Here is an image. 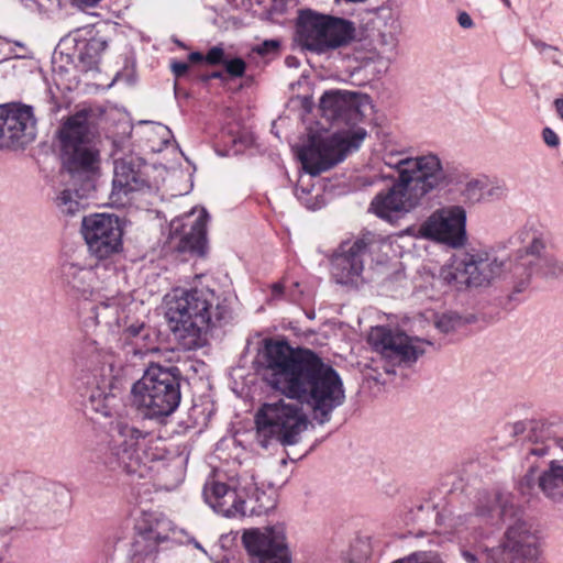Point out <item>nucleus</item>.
Here are the masks:
<instances>
[{"label": "nucleus", "instance_id": "30", "mask_svg": "<svg viewBox=\"0 0 563 563\" xmlns=\"http://www.w3.org/2000/svg\"><path fill=\"white\" fill-rule=\"evenodd\" d=\"M470 322L471 319H462L455 313H444L439 317L437 328L443 333H451L460 328L463 323Z\"/></svg>", "mask_w": 563, "mask_h": 563}, {"label": "nucleus", "instance_id": "49", "mask_svg": "<svg viewBox=\"0 0 563 563\" xmlns=\"http://www.w3.org/2000/svg\"><path fill=\"white\" fill-rule=\"evenodd\" d=\"M139 331H140V328H136V327H130V328H129V332H130L132 335H137V334H139Z\"/></svg>", "mask_w": 563, "mask_h": 563}, {"label": "nucleus", "instance_id": "23", "mask_svg": "<svg viewBox=\"0 0 563 563\" xmlns=\"http://www.w3.org/2000/svg\"><path fill=\"white\" fill-rule=\"evenodd\" d=\"M371 239L363 236L353 242H344L332 258L331 273L336 283L353 284L364 269V258L371 250Z\"/></svg>", "mask_w": 563, "mask_h": 563}, {"label": "nucleus", "instance_id": "8", "mask_svg": "<svg viewBox=\"0 0 563 563\" xmlns=\"http://www.w3.org/2000/svg\"><path fill=\"white\" fill-rule=\"evenodd\" d=\"M152 435L125 418L111 422L109 440L100 454L101 463L110 471L134 474L147 462L159 459L152 452Z\"/></svg>", "mask_w": 563, "mask_h": 563}, {"label": "nucleus", "instance_id": "10", "mask_svg": "<svg viewBox=\"0 0 563 563\" xmlns=\"http://www.w3.org/2000/svg\"><path fill=\"white\" fill-rule=\"evenodd\" d=\"M298 36L305 49L329 55L350 45L356 36V27L347 19L305 10L299 15Z\"/></svg>", "mask_w": 563, "mask_h": 563}, {"label": "nucleus", "instance_id": "37", "mask_svg": "<svg viewBox=\"0 0 563 563\" xmlns=\"http://www.w3.org/2000/svg\"><path fill=\"white\" fill-rule=\"evenodd\" d=\"M562 56V52L556 46H551V51H548L543 57L553 65L563 67Z\"/></svg>", "mask_w": 563, "mask_h": 563}, {"label": "nucleus", "instance_id": "6", "mask_svg": "<svg viewBox=\"0 0 563 563\" xmlns=\"http://www.w3.org/2000/svg\"><path fill=\"white\" fill-rule=\"evenodd\" d=\"M202 496L214 512L223 517L262 515L274 509V493L261 490L253 467H240L228 483L210 477L203 485Z\"/></svg>", "mask_w": 563, "mask_h": 563}, {"label": "nucleus", "instance_id": "51", "mask_svg": "<svg viewBox=\"0 0 563 563\" xmlns=\"http://www.w3.org/2000/svg\"><path fill=\"white\" fill-rule=\"evenodd\" d=\"M503 2V4L507 8V9H510L511 8V2L510 0H500Z\"/></svg>", "mask_w": 563, "mask_h": 563}, {"label": "nucleus", "instance_id": "21", "mask_svg": "<svg viewBox=\"0 0 563 563\" xmlns=\"http://www.w3.org/2000/svg\"><path fill=\"white\" fill-rule=\"evenodd\" d=\"M35 124L31 107L0 106V148L23 145L33 141Z\"/></svg>", "mask_w": 563, "mask_h": 563}, {"label": "nucleus", "instance_id": "4", "mask_svg": "<svg viewBox=\"0 0 563 563\" xmlns=\"http://www.w3.org/2000/svg\"><path fill=\"white\" fill-rule=\"evenodd\" d=\"M93 131L86 112L69 117L59 130L62 159L74 186L65 188L56 197L55 203L65 216H76L84 208V198L92 188L91 177L99 164V153L93 143Z\"/></svg>", "mask_w": 563, "mask_h": 563}, {"label": "nucleus", "instance_id": "38", "mask_svg": "<svg viewBox=\"0 0 563 563\" xmlns=\"http://www.w3.org/2000/svg\"><path fill=\"white\" fill-rule=\"evenodd\" d=\"M279 47V43L275 40H267L258 45L254 51L260 55H265L272 52L277 51Z\"/></svg>", "mask_w": 563, "mask_h": 563}, {"label": "nucleus", "instance_id": "17", "mask_svg": "<svg viewBox=\"0 0 563 563\" xmlns=\"http://www.w3.org/2000/svg\"><path fill=\"white\" fill-rule=\"evenodd\" d=\"M530 443L527 448V462L529 463L528 472L521 481L522 493H528L533 487L538 479V487L545 494L547 497L554 501L563 499V466L558 465L551 461L550 468L541 475L537 474V466L533 459H541L547 455H552V450L556 448L553 440H538L529 439Z\"/></svg>", "mask_w": 563, "mask_h": 563}, {"label": "nucleus", "instance_id": "1", "mask_svg": "<svg viewBox=\"0 0 563 563\" xmlns=\"http://www.w3.org/2000/svg\"><path fill=\"white\" fill-rule=\"evenodd\" d=\"M260 364L267 385L308 406L320 424L329 422L345 400L338 372L310 350L269 340L260 353Z\"/></svg>", "mask_w": 563, "mask_h": 563}, {"label": "nucleus", "instance_id": "24", "mask_svg": "<svg viewBox=\"0 0 563 563\" xmlns=\"http://www.w3.org/2000/svg\"><path fill=\"white\" fill-rule=\"evenodd\" d=\"M95 302L91 308V318L97 325H104L111 331L119 329L126 320V306L129 297L102 286L89 299Z\"/></svg>", "mask_w": 563, "mask_h": 563}, {"label": "nucleus", "instance_id": "26", "mask_svg": "<svg viewBox=\"0 0 563 563\" xmlns=\"http://www.w3.org/2000/svg\"><path fill=\"white\" fill-rule=\"evenodd\" d=\"M484 264V261L477 255L456 254L441 267L439 278L448 285H482L485 280Z\"/></svg>", "mask_w": 563, "mask_h": 563}, {"label": "nucleus", "instance_id": "32", "mask_svg": "<svg viewBox=\"0 0 563 563\" xmlns=\"http://www.w3.org/2000/svg\"><path fill=\"white\" fill-rule=\"evenodd\" d=\"M224 66L231 77H242L246 68L245 62L240 57L225 60Z\"/></svg>", "mask_w": 563, "mask_h": 563}, {"label": "nucleus", "instance_id": "29", "mask_svg": "<svg viewBox=\"0 0 563 563\" xmlns=\"http://www.w3.org/2000/svg\"><path fill=\"white\" fill-rule=\"evenodd\" d=\"M173 140L174 135L168 126L162 123H151V129L147 133V143L152 152H162Z\"/></svg>", "mask_w": 563, "mask_h": 563}, {"label": "nucleus", "instance_id": "20", "mask_svg": "<svg viewBox=\"0 0 563 563\" xmlns=\"http://www.w3.org/2000/svg\"><path fill=\"white\" fill-rule=\"evenodd\" d=\"M466 213L462 207L449 206L434 211L419 228L421 236L452 247L462 246L466 240Z\"/></svg>", "mask_w": 563, "mask_h": 563}, {"label": "nucleus", "instance_id": "13", "mask_svg": "<svg viewBox=\"0 0 563 563\" xmlns=\"http://www.w3.org/2000/svg\"><path fill=\"white\" fill-rule=\"evenodd\" d=\"M501 519L505 530L495 545V563H527L537 560L541 545L539 529L517 517L512 506L503 507Z\"/></svg>", "mask_w": 563, "mask_h": 563}, {"label": "nucleus", "instance_id": "50", "mask_svg": "<svg viewBox=\"0 0 563 563\" xmlns=\"http://www.w3.org/2000/svg\"><path fill=\"white\" fill-rule=\"evenodd\" d=\"M194 545H195L197 549H199L200 551H202L203 553H207V552H206V550L202 548V545H201L199 542L195 541V542H194Z\"/></svg>", "mask_w": 563, "mask_h": 563}, {"label": "nucleus", "instance_id": "9", "mask_svg": "<svg viewBox=\"0 0 563 563\" xmlns=\"http://www.w3.org/2000/svg\"><path fill=\"white\" fill-rule=\"evenodd\" d=\"M131 399L133 406L150 419L172 415L181 399L179 369L151 364L132 385Z\"/></svg>", "mask_w": 563, "mask_h": 563}, {"label": "nucleus", "instance_id": "16", "mask_svg": "<svg viewBox=\"0 0 563 563\" xmlns=\"http://www.w3.org/2000/svg\"><path fill=\"white\" fill-rule=\"evenodd\" d=\"M81 233L89 252L99 260L108 258L122 247L123 227L119 216L93 213L82 218Z\"/></svg>", "mask_w": 563, "mask_h": 563}, {"label": "nucleus", "instance_id": "7", "mask_svg": "<svg viewBox=\"0 0 563 563\" xmlns=\"http://www.w3.org/2000/svg\"><path fill=\"white\" fill-rule=\"evenodd\" d=\"M365 136L366 131L362 128L354 131H340L327 137H313L299 151L298 157L305 174L298 179L295 195L307 209L317 210L322 206L319 194L312 195L311 177L342 162L350 152L360 147Z\"/></svg>", "mask_w": 563, "mask_h": 563}, {"label": "nucleus", "instance_id": "52", "mask_svg": "<svg viewBox=\"0 0 563 563\" xmlns=\"http://www.w3.org/2000/svg\"><path fill=\"white\" fill-rule=\"evenodd\" d=\"M478 548L485 552H487V559H490V554H489V551L488 549L485 547V548H482V545H478Z\"/></svg>", "mask_w": 563, "mask_h": 563}, {"label": "nucleus", "instance_id": "47", "mask_svg": "<svg viewBox=\"0 0 563 563\" xmlns=\"http://www.w3.org/2000/svg\"><path fill=\"white\" fill-rule=\"evenodd\" d=\"M216 78L222 79L223 78V74L221 71H213L209 76H207L205 78V80L216 79Z\"/></svg>", "mask_w": 563, "mask_h": 563}, {"label": "nucleus", "instance_id": "27", "mask_svg": "<svg viewBox=\"0 0 563 563\" xmlns=\"http://www.w3.org/2000/svg\"><path fill=\"white\" fill-rule=\"evenodd\" d=\"M320 110L328 120H346L356 110V95L349 91H327L320 99Z\"/></svg>", "mask_w": 563, "mask_h": 563}, {"label": "nucleus", "instance_id": "45", "mask_svg": "<svg viewBox=\"0 0 563 563\" xmlns=\"http://www.w3.org/2000/svg\"><path fill=\"white\" fill-rule=\"evenodd\" d=\"M100 0H74V2L77 3L79 7H93Z\"/></svg>", "mask_w": 563, "mask_h": 563}, {"label": "nucleus", "instance_id": "35", "mask_svg": "<svg viewBox=\"0 0 563 563\" xmlns=\"http://www.w3.org/2000/svg\"><path fill=\"white\" fill-rule=\"evenodd\" d=\"M159 523L157 522L155 526L151 525L148 528L143 530L144 537L148 540H154L156 542H161L165 540L167 537L162 534L158 529Z\"/></svg>", "mask_w": 563, "mask_h": 563}, {"label": "nucleus", "instance_id": "2", "mask_svg": "<svg viewBox=\"0 0 563 563\" xmlns=\"http://www.w3.org/2000/svg\"><path fill=\"white\" fill-rule=\"evenodd\" d=\"M533 276L542 279L563 276V261L548 252L544 234L523 229L499 241L495 250V280L512 285L509 300H517V295L527 290Z\"/></svg>", "mask_w": 563, "mask_h": 563}, {"label": "nucleus", "instance_id": "34", "mask_svg": "<svg viewBox=\"0 0 563 563\" xmlns=\"http://www.w3.org/2000/svg\"><path fill=\"white\" fill-rule=\"evenodd\" d=\"M492 512V501L489 494H485L482 497H478L476 504V515L481 517H490Z\"/></svg>", "mask_w": 563, "mask_h": 563}, {"label": "nucleus", "instance_id": "36", "mask_svg": "<svg viewBox=\"0 0 563 563\" xmlns=\"http://www.w3.org/2000/svg\"><path fill=\"white\" fill-rule=\"evenodd\" d=\"M542 137L544 143L550 147H558L560 144V139L558 134L550 128L543 129Z\"/></svg>", "mask_w": 563, "mask_h": 563}, {"label": "nucleus", "instance_id": "48", "mask_svg": "<svg viewBox=\"0 0 563 563\" xmlns=\"http://www.w3.org/2000/svg\"><path fill=\"white\" fill-rule=\"evenodd\" d=\"M136 346H137L136 347L137 349L136 352H139V353L146 352V351H148L151 349L147 345L140 344L137 341H136Z\"/></svg>", "mask_w": 563, "mask_h": 563}, {"label": "nucleus", "instance_id": "15", "mask_svg": "<svg viewBox=\"0 0 563 563\" xmlns=\"http://www.w3.org/2000/svg\"><path fill=\"white\" fill-rule=\"evenodd\" d=\"M368 341L383 357L400 366H410L416 363L426 353V346L431 345L430 341L409 336L386 327L373 328Z\"/></svg>", "mask_w": 563, "mask_h": 563}, {"label": "nucleus", "instance_id": "28", "mask_svg": "<svg viewBox=\"0 0 563 563\" xmlns=\"http://www.w3.org/2000/svg\"><path fill=\"white\" fill-rule=\"evenodd\" d=\"M108 42L103 36L95 35L89 40L77 42L78 59L85 69L97 67L100 62L101 54L106 51Z\"/></svg>", "mask_w": 563, "mask_h": 563}, {"label": "nucleus", "instance_id": "41", "mask_svg": "<svg viewBox=\"0 0 563 563\" xmlns=\"http://www.w3.org/2000/svg\"><path fill=\"white\" fill-rule=\"evenodd\" d=\"M457 23L463 29H472L474 26L473 19L465 11L459 12V14H457Z\"/></svg>", "mask_w": 563, "mask_h": 563}, {"label": "nucleus", "instance_id": "44", "mask_svg": "<svg viewBox=\"0 0 563 563\" xmlns=\"http://www.w3.org/2000/svg\"><path fill=\"white\" fill-rule=\"evenodd\" d=\"M189 60L192 63H199L205 60V56L199 52H192L188 56Z\"/></svg>", "mask_w": 563, "mask_h": 563}, {"label": "nucleus", "instance_id": "5", "mask_svg": "<svg viewBox=\"0 0 563 563\" xmlns=\"http://www.w3.org/2000/svg\"><path fill=\"white\" fill-rule=\"evenodd\" d=\"M165 318L185 350L201 346V339L229 316L225 299L208 287H176L164 297Z\"/></svg>", "mask_w": 563, "mask_h": 563}, {"label": "nucleus", "instance_id": "11", "mask_svg": "<svg viewBox=\"0 0 563 563\" xmlns=\"http://www.w3.org/2000/svg\"><path fill=\"white\" fill-rule=\"evenodd\" d=\"M255 424L257 442L266 449L274 441L282 445L297 444L309 419L301 406L280 399L263 404L255 415Z\"/></svg>", "mask_w": 563, "mask_h": 563}, {"label": "nucleus", "instance_id": "3", "mask_svg": "<svg viewBox=\"0 0 563 563\" xmlns=\"http://www.w3.org/2000/svg\"><path fill=\"white\" fill-rule=\"evenodd\" d=\"M383 161L397 172L398 180L388 191L373 199L371 210L388 221L409 212L445 180L440 158L434 154L409 157L400 152L387 151Z\"/></svg>", "mask_w": 563, "mask_h": 563}, {"label": "nucleus", "instance_id": "14", "mask_svg": "<svg viewBox=\"0 0 563 563\" xmlns=\"http://www.w3.org/2000/svg\"><path fill=\"white\" fill-rule=\"evenodd\" d=\"M153 167L141 156L129 154L114 161V174L110 199L123 205L124 198L135 194L154 195L159 189L157 179L151 177Z\"/></svg>", "mask_w": 563, "mask_h": 563}, {"label": "nucleus", "instance_id": "18", "mask_svg": "<svg viewBox=\"0 0 563 563\" xmlns=\"http://www.w3.org/2000/svg\"><path fill=\"white\" fill-rule=\"evenodd\" d=\"M242 543L252 563H292L284 528L265 527L244 530Z\"/></svg>", "mask_w": 563, "mask_h": 563}, {"label": "nucleus", "instance_id": "39", "mask_svg": "<svg viewBox=\"0 0 563 563\" xmlns=\"http://www.w3.org/2000/svg\"><path fill=\"white\" fill-rule=\"evenodd\" d=\"M172 71L176 78H180L188 73L189 65L184 62H173L170 65Z\"/></svg>", "mask_w": 563, "mask_h": 563}, {"label": "nucleus", "instance_id": "31", "mask_svg": "<svg viewBox=\"0 0 563 563\" xmlns=\"http://www.w3.org/2000/svg\"><path fill=\"white\" fill-rule=\"evenodd\" d=\"M529 428L530 431H534V422L529 421H515L512 423H507L499 432L500 439L516 438L522 434Z\"/></svg>", "mask_w": 563, "mask_h": 563}, {"label": "nucleus", "instance_id": "42", "mask_svg": "<svg viewBox=\"0 0 563 563\" xmlns=\"http://www.w3.org/2000/svg\"><path fill=\"white\" fill-rule=\"evenodd\" d=\"M531 44L542 56H544L548 51H551L552 46L534 37L531 38Z\"/></svg>", "mask_w": 563, "mask_h": 563}, {"label": "nucleus", "instance_id": "33", "mask_svg": "<svg viewBox=\"0 0 563 563\" xmlns=\"http://www.w3.org/2000/svg\"><path fill=\"white\" fill-rule=\"evenodd\" d=\"M205 60L210 65L224 64V51L220 46H213L205 56Z\"/></svg>", "mask_w": 563, "mask_h": 563}, {"label": "nucleus", "instance_id": "22", "mask_svg": "<svg viewBox=\"0 0 563 563\" xmlns=\"http://www.w3.org/2000/svg\"><path fill=\"white\" fill-rule=\"evenodd\" d=\"M104 266H87L77 257L64 260L57 272L60 285L74 297L88 300L103 286L99 272Z\"/></svg>", "mask_w": 563, "mask_h": 563}, {"label": "nucleus", "instance_id": "46", "mask_svg": "<svg viewBox=\"0 0 563 563\" xmlns=\"http://www.w3.org/2000/svg\"><path fill=\"white\" fill-rule=\"evenodd\" d=\"M554 104L559 117L563 120V99H556Z\"/></svg>", "mask_w": 563, "mask_h": 563}, {"label": "nucleus", "instance_id": "40", "mask_svg": "<svg viewBox=\"0 0 563 563\" xmlns=\"http://www.w3.org/2000/svg\"><path fill=\"white\" fill-rule=\"evenodd\" d=\"M271 297L272 299H282L285 297V285L283 282L274 283L271 286Z\"/></svg>", "mask_w": 563, "mask_h": 563}, {"label": "nucleus", "instance_id": "25", "mask_svg": "<svg viewBox=\"0 0 563 563\" xmlns=\"http://www.w3.org/2000/svg\"><path fill=\"white\" fill-rule=\"evenodd\" d=\"M390 22L388 31H379L375 40L376 46L379 51L371 52L364 57L365 66L374 65L373 73L376 76H382L387 73L390 63L391 54L395 53L397 47V37L395 34L396 20L389 9H379L374 19V24L379 26L382 22L387 25Z\"/></svg>", "mask_w": 563, "mask_h": 563}, {"label": "nucleus", "instance_id": "12", "mask_svg": "<svg viewBox=\"0 0 563 563\" xmlns=\"http://www.w3.org/2000/svg\"><path fill=\"white\" fill-rule=\"evenodd\" d=\"M114 358L112 352L99 347L96 342L87 343L80 356V365L93 372L92 379L87 382L88 405L92 411L102 417L113 416L121 404L120 389L104 377L106 366L112 371Z\"/></svg>", "mask_w": 563, "mask_h": 563}, {"label": "nucleus", "instance_id": "19", "mask_svg": "<svg viewBox=\"0 0 563 563\" xmlns=\"http://www.w3.org/2000/svg\"><path fill=\"white\" fill-rule=\"evenodd\" d=\"M208 218L206 209L194 208L189 212L173 219L169 225V247L178 253L202 255Z\"/></svg>", "mask_w": 563, "mask_h": 563}, {"label": "nucleus", "instance_id": "43", "mask_svg": "<svg viewBox=\"0 0 563 563\" xmlns=\"http://www.w3.org/2000/svg\"><path fill=\"white\" fill-rule=\"evenodd\" d=\"M462 555L467 563H475L477 561L476 555L468 550H463Z\"/></svg>", "mask_w": 563, "mask_h": 563}]
</instances>
